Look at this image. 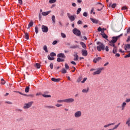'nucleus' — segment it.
Instances as JSON below:
<instances>
[{"mask_svg":"<svg viewBox=\"0 0 130 130\" xmlns=\"http://www.w3.org/2000/svg\"><path fill=\"white\" fill-rule=\"evenodd\" d=\"M96 44L98 46L96 47L97 49V51L99 52L101 51H105V48H106V47H105V45H104L101 42H97L96 43Z\"/></svg>","mask_w":130,"mask_h":130,"instance_id":"f257e3e1","label":"nucleus"},{"mask_svg":"<svg viewBox=\"0 0 130 130\" xmlns=\"http://www.w3.org/2000/svg\"><path fill=\"white\" fill-rule=\"evenodd\" d=\"M52 22L55 23V16L54 15L52 16Z\"/></svg>","mask_w":130,"mask_h":130,"instance_id":"c85d7f7f","label":"nucleus"},{"mask_svg":"<svg viewBox=\"0 0 130 130\" xmlns=\"http://www.w3.org/2000/svg\"><path fill=\"white\" fill-rule=\"evenodd\" d=\"M87 80V78H84L83 79H82V81H81V83L84 84L85 83V82L86 81V80Z\"/></svg>","mask_w":130,"mask_h":130,"instance_id":"de8ad7c7","label":"nucleus"},{"mask_svg":"<svg viewBox=\"0 0 130 130\" xmlns=\"http://www.w3.org/2000/svg\"><path fill=\"white\" fill-rule=\"evenodd\" d=\"M57 41H53V43H52V45H55V44H57Z\"/></svg>","mask_w":130,"mask_h":130,"instance_id":"bf43d9fd","label":"nucleus"},{"mask_svg":"<svg viewBox=\"0 0 130 130\" xmlns=\"http://www.w3.org/2000/svg\"><path fill=\"white\" fill-rule=\"evenodd\" d=\"M60 36H62V38H66V34H64V33H63V32L60 33Z\"/></svg>","mask_w":130,"mask_h":130,"instance_id":"8fccbe9b","label":"nucleus"},{"mask_svg":"<svg viewBox=\"0 0 130 130\" xmlns=\"http://www.w3.org/2000/svg\"><path fill=\"white\" fill-rule=\"evenodd\" d=\"M67 69H62V71H61V72H62V74H66L67 73Z\"/></svg>","mask_w":130,"mask_h":130,"instance_id":"c03bdc74","label":"nucleus"},{"mask_svg":"<svg viewBox=\"0 0 130 130\" xmlns=\"http://www.w3.org/2000/svg\"><path fill=\"white\" fill-rule=\"evenodd\" d=\"M66 103V101H64L63 100H57V103Z\"/></svg>","mask_w":130,"mask_h":130,"instance_id":"49530a36","label":"nucleus"},{"mask_svg":"<svg viewBox=\"0 0 130 130\" xmlns=\"http://www.w3.org/2000/svg\"><path fill=\"white\" fill-rule=\"evenodd\" d=\"M105 70V68H99L98 70H97V71L94 72L93 75H100L101 73H102V71Z\"/></svg>","mask_w":130,"mask_h":130,"instance_id":"0eeeda50","label":"nucleus"},{"mask_svg":"<svg viewBox=\"0 0 130 130\" xmlns=\"http://www.w3.org/2000/svg\"><path fill=\"white\" fill-rule=\"evenodd\" d=\"M82 24V22H81V20L78 21V25H80V24Z\"/></svg>","mask_w":130,"mask_h":130,"instance_id":"0e129e2a","label":"nucleus"},{"mask_svg":"<svg viewBox=\"0 0 130 130\" xmlns=\"http://www.w3.org/2000/svg\"><path fill=\"white\" fill-rule=\"evenodd\" d=\"M35 67L37 69H40V68H41V65L39 63H36V64H35Z\"/></svg>","mask_w":130,"mask_h":130,"instance_id":"72a5a7b5","label":"nucleus"},{"mask_svg":"<svg viewBox=\"0 0 130 130\" xmlns=\"http://www.w3.org/2000/svg\"><path fill=\"white\" fill-rule=\"evenodd\" d=\"M127 52H128L129 53L128 54L125 55V56H124V58H126L130 57V51H129Z\"/></svg>","mask_w":130,"mask_h":130,"instance_id":"2f4dec72","label":"nucleus"},{"mask_svg":"<svg viewBox=\"0 0 130 130\" xmlns=\"http://www.w3.org/2000/svg\"><path fill=\"white\" fill-rule=\"evenodd\" d=\"M61 100L65 101L66 103H67V104L72 103L74 102V99L73 98H69V99H67L66 100Z\"/></svg>","mask_w":130,"mask_h":130,"instance_id":"6e6552de","label":"nucleus"},{"mask_svg":"<svg viewBox=\"0 0 130 130\" xmlns=\"http://www.w3.org/2000/svg\"><path fill=\"white\" fill-rule=\"evenodd\" d=\"M64 66H65V67H66L65 70H69V66H68V64L66 63V64L64 65Z\"/></svg>","mask_w":130,"mask_h":130,"instance_id":"603ef678","label":"nucleus"},{"mask_svg":"<svg viewBox=\"0 0 130 130\" xmlns=\"http://www.w3.org/2000/svg\"><path fill=\"white\" fill-rule=\"evenodd\" d=\"M78 48H79V46L78 45H73L70 47V49H76Z\"/></svg>","mask_w":130,"mask_h":130,"instance_id":"a878e982","label":"nucleus"},{"mask_svg":"<svg viewBox=\"0 0 130 130\" xmlns=\"http://www.w3.org/2000/svg\"><path fill=\"white\" fill-rule=\"evenodd\" d=\"M67 16H68V18H69V20L70 21H74V20H75V18L74 17V16L70 15V13H67Z\"/></svg>","mask_w":130,"mask_h":130,"instance_id":"1a4fd4ad","label":"nucleus"},{"mask_svg":"<svg viewBox=\"0 0 130 130\" xmlns=\"http://www.w3.org/2000/svg\"><path fill=\"white\" fill-rule=\"evenodd\" d=\"M82 93H87L88 92V88L87 89H84L82 90Z\"/></svg>","mask_w":130,"mask_h":130,"instance_id":"e433bc0d","label":"nucleus"},{"mask_svg":"<svg viewBox=\"0 0 130 130\" xmlns=\"http://www.w3.org/2000/svg\"><path fill=\"white\" fill-rule=\"evenodd\" d=\"M90 20H91V22H92V23L95 24H97V23H99V21H98L96 19L90 18Z\"/></svg>","mask_w":130,"mask_h":130,"instance_id":"2eb2a0df","label":"nucleus"},{"mask_svg":"<svg viewBox=\"0 0 130 130\" xmlns=\"http://www.w3.org/2000/svg\"><path fill=\"white\" fill-rule=\"evenodd\" d=\"M97 31L103 32V31H102V28H101L100 27H99V28H97Z\"/></svg>","mask_w":130,"mask_h":130,"instance_id":"4d7b16f0","label":"nucleus"},{"mask_svg":"<svg viewBox=\"0 0 130 130\" xmlns=\"http://www.w3.org/2000/svg\"><path fill=\"white\" fill-rule=\"evenodd\" d=\"M33 103V102H30L26 104H24V106L22 107V108H24V109H27L28 108H30L32 106V104Z\"/></svg>","mask_w":130,"mask_h":130,"instance_id":"7ed1b4c3","label":"nucleus"},{"mask_svg":"<svg viewBox=\"0 0 130 130\" xmlns=\"http://www.w3.org/2000/svg\"><path fill=\"white\" fill-rule=\"evenodd\" d=\"M125 124L128 125V127H130V117L128 118V120H126Z\"/></svg>","mask_w":130,"mask_h":130,"instance_id":"4be33fe9","label":"nucleus"},{"mask_svg":"<svg viewBox=\"0 0 130 130\" xmlns=\"http://www.w3.org/2000/svg\"><path fill=\"white\" fill-rule=\"evenodd\" d=\"M127 8H126V6H124L123 7H122V10H126Z\"/></svg>","mask_w":130,"mask_h":130,"instance_id":"680f3d73","label":"nucleus"},{"mask_svg":"<svg viewBox=\"0 0 130 130\" xmlns=\"http://www.w3.org/2000/svg\"><path fill=\"white\" fill-rule=\"evenodd\" d=\"M46 108H48V109H54L55 107H54V106H46Z\"/></svg>","mask_w":130,"mask_h":130,"instance_id":"4c0bfd02","label":"nucleus"},{"mask_svg":"<svg viewBox=\"0 0 130 130\" xmlns=\"http://www.w3.org/2000/svg\"><path fill=\"white\" fill-rule=\"evenodd\" d=\"M56 107H61V105L59 104H56Z\"/></svg>","mask_w":130,"mask_h":130,"instance_id":"e2e57ef3","label":"nucleus"},{"mask_svg":"<svg viewBox=\"0 0 130 130\" xmlns=\"http://www.w3.org/2000/svg\"><path fill=\"white\" fill-rule=\"evenodd\" d=\"M130 102V99H126L125 102H123L122 105L120 106V108H122V111L124 110L126 106V103Z\"/></svg>","mask_w":130,"mask_h":130,"instance_id":"20e7f679","label":"nucleus"},{"mask_svg":"<svg viewBox=\"0 0 130 130\" xmlns=\"http://www.w3.org/2000/svg\"><path fill=\"white\" fill-rule=\"evenodd\" d=\"M117 6V4H110V5H108V7H112V8L114 9L115 8V7Z\"/></svg>","mask_w":130,"mask_h":130,"instance_id":"5701e85b","label":"nucleus"},{"mask_svg":"<svg viewBox=\"0 0 130 130\" xmlns=\"http://www.w3.org/2000/svg\"><path fill=\"white\" fill-rule=\"evenodd\" d=\"M43 50H44L46 53L48 52V50L47 49V46H43Z\"/></svg>","mask_w":130,"mask_h":130,"instance_id":"f704fd0d","label":"nucleus"},{"mask_svg":"<svg viewBox=\"0 0 130 130\" xmlns=\"http://www.w3.org/2000/svg\"><path fill=\"white\" fill-rule=\"evenodd\" d=\"M50 68H51V69H53V63H51L50 64Z\"/></svg>","mask_w":130,"mask_h":130,"instance_id":"5fc2aeb1","label":"nucleus"},{"mask_svg":"<svg viewBox=\"0 0 130 130\" xmlns=\"http://www.w3.org/2000/svg\"><path fill=\"white\" fill-rule=\"evenodd\" d=\"M73 34L76 36L80 37L81 32L79 30V29H78V28H74V29H73Z\"/></svg>","mask_w":130,"mask_h":130,"instance_id":"f03ea898","label":"nucleus"},{"mask_svg":"<svg viewBox=\"0 0 130 130\" xmlns=\"http://www.w3.org/2000/svg\"><path fill=\"white\" fill-rule=\"evenodd\" d=\"M79 56L78 55V53H75L74 54V61H78L79 60Z\"/></svg>","mask_w":130,"mask_h":130,"instance_id":"f3484780","label":"nucleus"},{"mask_svg":"<svg viewBox=\"0 0 130 130\" xmlns=\"http://www.w3.org/2000/svg\"><path fill=\"white\" fill-rule=\"evenodd\" d=\"M124 50H125V51L127 50H130V44H125V45H124Z\"/></svg>","mask_w":130,"mask_h":130,"instance_id":"ddd939ff","label":"nucleus"},{"mask_svg":"<svg viewBox=\"0 0 130 130\" xmlns=\"http://www.w3.org/2000/svg\"><path fill=\"white\" fill-rule=\"evenodd\" d=\"M56 2V0H50L48 1V3H50V4H53Z\"/></svg>","mask_w":130,"mask_h":130,"instance_id":"37998d69","label":"nucleus"},{"mask_svg":"<svg viewBox=\"0 0 130 130\" xmlns=\"http://www.w3.org/2000/svg\"><path fill=\"white\" fill-rule=\"evenodd\" d=\"M51 80L53 82H59L60 81V79H56V78H52L51 79Z\"/></svg>","mask_w":130,"mask_h":130,"instance_id":"a211bd4d","label":"nucleus"},{"mask_svg":"<svg viewBox=\"0 0 130 130\" xmlns=\"http://www.w3.org/2000/svg\"><path fill=\"white\" fill-rule=\"evenodd\" d=\"M102 59L100 57L95 58V59H93V63H96L97 62L100 61Z\"/></svg>","mask_w":130,"mask_h":130,"instance_id":"4468645a","label":"nucleus"},{"mask_svg":"<svg viewBox=\"0 0 130 130\" xmlns=\"http://www.w3.org/2000/svg\"><path fill=\"white\" fill-rule=\"evenodd\" d=\"M47 58H48V60H54V58L51 57V56H49V55L47 56Z\"/></svg>","mask_w":130,"mask_h":130,"instance_id":"ea45409f","label":"nucleus"},{"mask_svg":"<svg viewBox=\"0 0 130 130\" xmlns=\"http://www.w3.org/2000/svg\"><path fill=\"white\" fill-rule=\"evenodd\" d=\"M42 96H43V98H51V95L42 94Z\"/></svg>","mask_w":130,"mask_h":130,"instance_id":"7c9ffc66","label":"nucleus"},{"mask_svg":"<svg viewBox=\"0 0 130 130\" xmlns=\"http://www.w3.org/2000/svg\"><path fill=\"white\" fill-rule=\"evenodd\" d=\"M51 13V11H48L47 12H42V14L43 16H46L47 15H48V14H49V13Z\"/></svg>","mask_w":130,"mask_h":130,"instance_id":"dca6fc26","label":"nucleus"},{"mask_svg":"<svg viewBox=\"0 0 130 130\" xmlns=\"http://www.w3.org/2000/svg\"><path fill=\"white\" fill-rule=\"evenodd\" d=\"M123 34H120V35L116 36V37H113L112 38V41H110V43H116L117 42V41L118 40V39H119V38L121 36H122Z\"/></svg>","mask_w":130,"mask_h":130,"instance_id":"39448f33","label":"nucleus"},{"mask_svg":"<svg viewBox=\"0 0 130 130\" xmlns=\"http://www.w3.org/2000/svg\"><path fill=\"white\" fill-rule=\"evenodd\" d=\"M80 45H81L82 48H83L84 49H86V45L85 44V43H84V42H81Z\"/></svg>","mask_w":130,"mask_h":130,"instance_id":"412c9836","label":"nucleus"},{"mask_svg":"<svg viewBox=\"0 0 130 130\" xmlns=\"http://www.w3.org/2000/svg\"><path fill=\"white\" fill-rule=\"evenodd\" d=\"M114 43H115V42H110V46L113 47L114 48V47L117 48V47H115V46L114 45Z\"/></svg>","mask_w":130,"mask_h":130,"instance_id":"c9c22d12","label":"nucleus"},{"mask_svg":"<svg viewBox=\"0 0 130 130\" xmlns=\"http://www.w3.org/2000/svg\"><path fill=\"white\" fill-rule=\"evenodd\" d=\"M35 32L36 33V34H37V33H39V28H38L37 26L35 27Z\"/></svg>","mask_w":130,"mask_h":130,"instance_id":"09e8293b","label":"nucleus"},{"mask_svg":"<svg viewBox=\"0 0 130 130\" xmlns=\"http://www.w3.org/2000/svg\"><path fill=\"white\" fill-rule=\"evenodd\" d=\"M57 57H58V58H66V55H64L63 53H59L57 55Z\"/></svg>","mask_w":130,"mask_h":130,"instance_id":"f8f14e48","label":"nucleus"},{"mask_svg":"<svg viewBox=\"0 0 130 130\" xmlns=\"http://www.w3.org/2000/svg\"><path fill=\"white\" fill-rule=\"evenodd\" d=\"M82 80H83V79H82V77H79L78 78V79H76V82H77V83H80V82H81Z\"/></svg>","mask_w":130,"mask_h":130,"instance_id":"cd10ccee","label":"nucleus"},{"mask_svg":"<svg viewBox=\"0 0 130 130\" xmlns=\"http://www.w3.org/2000/svg\"><path fill=\"white\" fill-rule=\"evenodd\" d=\"M114 124H115L114 123H112L111 124H108L107 125H105V126H103V127L107 128L111 125H114Z\"/></svg>","mask_w":130,"mask_h":130,"instance_id":"bb28decb","label":"nucleus"},{"mask_svg":"<svg viewBox=\"0 0 130 130\" xmlns=\"http://www.w3.org/2000/svg\"><path fill=\"white\" fill-rule=\"evenodd\" d=\"M30 89V87L28 86H26V87L25 88V92H28V89Z\"/></svg>","mask_w":130,"mask_h":130,"instance_id":"a19ab883","label":"nucleus"},{"mask_svg":"<svg viewBox=\"0 0 130 130\" xmlns=\"http://www.w3.org/2000/svg\"><path fill=\"white\" fill-rule=\"evenodd\" d=\"M82 16L84 17H87V13L86 12H84V13H82Z\"/></svg>","mask_w":130,"mask_h":130,"instance_id":"864d4df0","label":"nucleus"},{"mask_svg":"<svg viewBox=\"0 0 130 130\" xmlns=\"http://www.w3.org/2000/svg\"><path fill=\"white\" fill-rule=\"evenodd\" d=\"M1 84H2V85H4L5 84H6V81H4V80H3V79H2V80H1Z\"/></svg>","mask_w":130,"mask_h":130,"instance_id":"6e6d98bb","label":"nucleus"},{"mask_svg":"<svg viewBox=\"0 0 130 130\" xmlns=\"http://www.w3.org/2000/svg\"><path fill=\"white\" fill-rule=\"evenodd\" d=\"M80 12H81V8H78V10L76 11V14H79Z\"/></svg>","mask_w":130,"mask_h":130,"instance_id":"a18cd8bd","label":"nucleus"},{"mask_svg":"<svg viewBox=\"0 0 130 130\" xmlns=\"http://www.w3.org/2000/svg\"><path fill=\"white\" fill-rule=\"evenodd\" d=\"M41 29H42V32L43 33H47V32H48V27H47V26L45 25H42Z\"/></svg>","mask_w":130,"mask_h":130,"instance_id":"9d476101","label":"nucleus"},{"mask_svg":"<svg viewBox=\"0 0 130 130\" xmlns=\"http://www.w3.org/2000/svg\"><path fill=\"white\" fill-rule=\"evenodd\" d=\"M81 116H82V112L80 111H76L74 113V117L75 118H79L80 117H81Z\"/></svg>","mask_w":130,"mask_h":130,"instance_id":"423d86ee","label":"nucleus"},{"mask_svg":"<svg viewBox=\"0 0 130 130\" xmlns=\"http://www.w3.org/2000/svg\"><path fill=\"white\" fill-rule=\"evenodd\" d=\"M34 25V22H30V23H28V25L27 26V29L30 28V27H32V26Z\"/></svg>","mask_w":130,"mask_h":130,"instance_id":"6ab92c4d","label":"nucleus"},{"mask_svg":"<svg viewBox=\"0 0 130 130\" xmlns=\"http://www.w3.org/2000/svg\"><path fill=\"white\" fill-rule=\"evenodd\" d=\"M48 56H50V57H54L55 56V53L54 52H52L50 54V55Z\"/></svg>","mask_w":130,"mask_h":130,"instance_id":"79ce46f5","label":"nucleus"},{"mask_svg":"<svg viewBox=\"0 0 130 130\" xmlns=\"http://www.w3.org/2000/svg\"><path fill=\"white\" fill-rule=\"evenodd\" d=\"M116 54V55H115V56H116V57H119L120 56V55L119 54V53H114Z\"/></svg>","mask_w":130,"mask_h":130,"instance_id":"13d9d810","label":"nucleus"},{"mask_svg":"<svg viewBox=\"0 0 130 130\" xmlns=\"http://www.w3.org/2000/svg\"><path fill=\"white\" fill-rule=\"evenodd\" d=\"M130 34V27L128 28V29H126V34Z\"/></svg>","mask_w":130,"mask_h":130,"instance_id":"3c124183","label":"nucleus"},{"mask_svg":"<svg viewBox=\"0 0 130 130\" xmlns=\"http://www.w3.org/2000/svg\"><path fill=\"white\" fill-rule=\"evenodd\" d=\"M18 2H19V4H22V1L21 0H18Z\"/></svg>","mask_w":130,"mask_h":130,"instance_id":"338daca9","label":"nucleus"},{"mask_svg":"<svg viewBox=\"0 0 130 130\" xmlns=\"http://www.w3.org/2000/svg\"><path fill=\"white\" fill-rule=\"evenodd\" d=\"M81 54L82 56H87V51L82 49L81 50Z\"/></svg>","mask_w":130,"mask_h":130,"instance_id":"9b49d317","label":"nucleus"},{"mask_svg":"<svg viewBox=\"0 0 130 130\" xmlns=\"http://www.w3.org/2000/svg\"><path fill=\"white\" fill-rule=\"evenodd\" d=\"M15 92L19 93V94L21 95H24V96H27V95L22 93V92H20L19 91H15Z\"/></svg>","mask_w":130,"mask_h":130,"instance_id":"58836bf2","label":"nucleus"},{"mask_svg":"<svg viewBox=\"0 0 130 130\" xmlns=\"http://www.w3.org/2000/svg\"><path fill=\"white\" fill-rule=\"evenodd\" d=\"M70 63H72L73 65H76V63L75 61H70Z\"/></svg>","mask_w":130,"mask_h":130,"instance_id":"69168bd1","label":"nucleus"},{"mask_svg":"<svg viewBox=\"0 0 130 130\" xmlns=\"http://www.w3.org/2000/svg\"><path fill=\"white\" fill-rule=\"evenodd\" d=\"M57 62H64V59H62L61 58H57Z\"/></svg>","mask_w":130,"mask_h":130,"instance_id":"b1692460","label":"nucleus"},{"mask_svg":"<svg viewBox=\"0 0 130 130\" xmlns=\"http://www.w3.org/2000/svg\"><path fill=\"white\" fill-rule=\"evenodd\" d=\"M101 36H102V38H103V39H107V38H108V37L107 36L106 34H105V32H103V31H102V34H101Z\"/></svg>","mask_w":130,"mask_h":130,"instance_id":"aec40b11","label":"nucleus"},{"mask_svg":"<svg viewBox=\"0 0 130 130\" xmlns=\"http://www.w3.org/2000/svg\"><path fill=\"white\" fill-rule=\"evenodd\" d=\"M130 41V37H128V39H126V42Z\"/></svg>","mask_w":130,"mask_h":130,"instance_id":"774afa93","label":"nucleus"},{"mask_svg":"<svg viewBox=\"0 0 130 130\" xmlns=\"http://www.w3.org/2000/svg\"><path fill=\"white\" fill-rule=\"evenodd\" d=\"M24 38H25V39H26L27 40H28V34L27 33H25Z\"/></svg>","mask_w":130,"mask_h":130,"instance_id":"473e14b6","label":"nucleus"},{"mask_svg":"<svg viewBox=\"0 0 130 130\" xmlns=\"http://www.w3.org/2000/svg\"><path fill=\"white\" fill-rule=\"evenodd\" d=\"M112 53H113V54H115L117 53V47H114V48H113V51H112Z\"/></svg>","mask_w":130,"mask_h":130,"instance_id":"c756f323","label":"nucleus"},{"mask_svg":"<svg viewBox=\"0 0 130 130\" xmlns=\"http://www.w3.org/2000/svg\"><path fill=\"white\" fill-rule=\"evenodd\" d=\"M120 124V123H118V124L114 126V127H113V128L110 129L109 130H114L115 129H117V128L118 127V126H119V125Z\"/></svg>","mask_w":130,"mask_h":130,"instance_id":"393cba45","label":"nucleus"},{"mask_svg":"<svg viewBox=\"0 0 130 130\" xmlns=\"http://www.w3.org/2000/svg\"><path fill=\"white\" fill-rule=\"evenodd\" d=\"M105 50H106V52L109 51L108 46H106V48H105Z\"/></svg>","mask_w":130,"mask_h":130,"instance_id":"052dcab7","label":"nucleus"}]
</instances>
